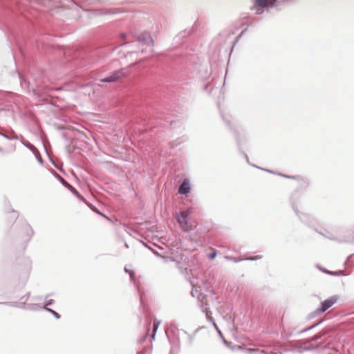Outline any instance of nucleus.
<instances>
[{
	"label": "nucleus",
	"mask_w": 354,
	"mask_h": 354,
	"mask_svg": "<svg viewBox=\"0 0 354 354\" xmlns=\"http://www.w3.org/2000/svg\"><path fill=\"white\" fill-rule=\"evenodd\" d=\"M138 40L140 45L142 46H145V48H142L139 50H125L123 51L124 57L127 59L131 58L133 55H138L140 52L143 53L147 50V48H149L151 50L153 46V39H152L151 35L147 32L140 34L138 36Z\"/></svg>",
	"instance_id": "nucleus-1"
},
{
	"label": "nucleus",
	"mask_w": 354,
	"mask_h": 354,
	"mask_svg": "<svg viewBox=\"0 0 354 354\" xmlns=\"http://www.w3.org/2000/svg\"><path fill=\"white\" fill-rule=\"evenodd\" d=\"M275 3L276 2H272L271 0H254L251 10L254 11L256 15H259L264 12L265 8H272Z\"/></svg>",
	"instance_id": "nucleus-2"
},
{
	"label": "nucleus",
	"mask_w": 354,
	"mask_h": 354,
	"mask_svg": "<svg viewBox=\"0 0 354 354\" xmlns=\"http://www.w3.org/2000/svg\"><path fill=\"white\" fill-rule=\"evenodd\" d=\"M337 298L336 297H333L328 299H326L322 302L321 307L317 309V312L319 314L325 312L329 308H330L333 305H334L337 302Z\"/></svg>",
	"instance_id": "nucleus-3"
},
{
	"label": "nucleus",
	"mask_w": 354,
	"mask_h": 354,
	"mask_svg": "<svg viewBox=\"0 0 354 354\" xmlns=\"http://www.w3.org/2000/svg\"><path fill=\"white\" fill-rule=\"evenodd\" d=\"M124 73L122 70L117 71L109 77L100 80L101 82H114L124 77Z\"/></svg>",
	"instance_id": "nucleus-4"
},
{
	"label": "nucleus",
	"mask_w": 354,
	"mask_h": 354,
	"mask_svg": "<svg viewBox=\"0 0 354 354\" xmlns=\"http://www.w3.org/2000/svg\"><path fill=\"white\" fill-rule=\"evenodd\" d=\"M191 190V185L190 182L188 179H185L183 183L178 187V194H187Z\"/></svg>",
	"instance_id": "nucleus-5"
},
{
	"label": "nucleus",
	"mask_w": 354,
	"mask_h": 354,
	"mask_svg": "<svg viewBox=\"0 0 354 354\" xmlns=\"http://www.w3.org/2000/svg\"><path fill=\"white\" fill-rule=\"evenodd\" d=\"M202 310H203V312H204V313H205V316H206L207 319L209 322H212V324L214 325V326L215 327V328H216V330L218 331V335H219L222 338H223V335H222V333H221V330L218 329V328L217 325L216 324V323L214 322V319H213V318H212V312H211L210 310H207V308H203Z\"/></svg>",
	"instance_id": "nucleus-6"
},
{
	"label": "nucleus",
	"mask_w": 354,
	"mask_h": 354,
	"mask_svg": "<svg viewBox=\"0 0 354 354\" xmlns=\"http://www.w3.org/2000/svg\"><path fill=\"white\" fill-rule=\"evenodd\" d=\"M187 216V213L186 212H181L180 215L177 217V220L181 225L185 227L184 225H187L186 217Z\"/></svg>",
	"instance_id": "nucleus-7"
},
{
	"label": "nucleus",
	"mask_w": 354,
	"mask_h": 354,
	"mask_svg": "<svg viewBox=\"0 0 354 354\" xmlns=\"http://www.w3.org/2000/svg\"><path fill=\"white\" fill-rule=\"evenodd\" d=\"M161 325V322L158 319H154L153 321V334L151 337V340H154L156 337V335L157 333V330L160 326Z\"/></svg>",
	"instance_id": "nucleus-8"
},
{
	"label": "nucleus",
	"mask_w": 354,
	"mask_h": 354,
	"mask_svg": "<svg viewBox=\"0 0 354 354\" xmlns=\"http://www.w3.org/2000/svg\"><path fill=\"white\" fill-rule=\"evenodd\" d=\"M322 272H324V273H326V274H328L330 275H333V276H341V275H343L342 271H337V272H333V271H330V270H328L326 269H324V268H321L320 269Z\"/></svg>",
	"instance_id": "nucleus-9"
},
{
	"label": "nucleus",
	"mask_w": 354,
	"mask_h": 354,
	"mask_svg": "<svg viewBox=\"0 0 354 354\" xmlns=\"http://www.w3.org/2000/svg\"><path fill=\"white\" fill-rule=\"evenodd\" d=\"M75 196L81 200H83V197L79 194V192L71 185L67 187Z\"/></svg>",
	"instance_id": "nucleus-10"
},
{
	"label": "nucleus",
	"mask_w": 354,
	"mask_h": 354,
	"mask_svg": "<svg viewBox=\"0 0 354 354\" xmlns=\"http://www.w3.org/2000/svg\"><path fill=\"white\" fill-rule=\"evenodd\" d=\"M44 309H45L46 310H47V311H48L49 313H50L53 315V316L54 317H55L56 319H59L60 315H59L57 312H55V310H53V309L49 308H48V307H46V306H44Z\"/></svg>",
	"instance_id": "nucleus-11"
},
{
	"label": "nucleus",
	"mask_w": 354,
	"mask_h": 354,
	"mask_svg": "<svg viewBox=\"0 0 354 354\" xmlns=\"http://www.w3.org/2000/svg\"><path fill=\"white\" fill-rule=\"evenodd\" d=\"M190 241L194 243L193 245V250H196L199 245L198 243V239L196 237H193L192 234H189Z\"/></svg>",
	"instance_id": "nucleus-12"
},
{
	"label": "nucleus",
	"mask_w": 354,
	"mask_h": 354,
	"mask_svg": "<svg viewBox=\"0 0 354 354\" xmlns=\"http://www.w3.org/2000/svg\"><path fill=\"white\" fill-rule=\"evenodd\" d=\"M192 286H194L192 284ZM191 295L193 297H197L198 299H199V294H198V290H197L196 287L192 288V290L191 291Z\"/></svg>",
	"instance_id": "nucleus-13"
},
{
	"label": "nucleus",
	"mask_w": 354,
	"mask_h": 354,
	"mask_svg": "<svg viewBox=\"0 0 354 354\" xmlns=\"http://www.w3.org/2000/svg\"><path fill=\"white\" fill-rule=\"evenodd\" d=\"M58 178H59V182L66 187H68L70 184L68 183L63 178H62L61 176H58Z\"/></svg>",
	"instance_id": "nucleus-14"
},
{
	"label": "nucleus",
	"mask_w": 354,
	"mask_h": 354,
	"mask_svg": "<svg viewBox=\"0 0 354 354\" xmlns=\"http://www.w3.org/2000/svg\"><path fill=\"white\" fill-rule=\"evenodd\" d=\"M227 259L229 260H231L232 261H234V263H238L239 261H241L243 260H245V259H239V258H236V257H226Z\"/></svg>",
	"instance_id": "nucleus-15"
},
{
	"label": "nucleus",
	"mask_w": 354,
	"mask_h": 354,
	"mask_svg": "<svg viewBox=\"0 0 354 354\" xmlns=\"http://www.w3.org/2000/svg\"><path fill=\"white\" fill-rule=\"evenodd\" d=\"M124 271L125 272L129 273L130 274L131 279L133 280L134 277V273L126 267L124 268Z\"/></svg>",
	"instance_id": "nucleus-16"
},
{
	"label": "nucleus",
	"mask_w": 354,
	"mask_h": 354,
	"mask_svg": "<svg viewBox=\"0 0 354 354\" xmlns=\"http://www.w3.org/2000/svg\"><path fill=\"white\" fill-rule=\"evenodd\" d=\"M261 257L259 256H254V257H248L246 259H245V260L246 261H255V260H257V259H259Z\"/></svg>",
	"instance_id": "nucleus-17"
},
{
	"label": "nucleus",
	"mask_w": 354,
	"mask_h": 354,
	"mask_svg": "<svg viewBox=\"0 0 354 354\" xmlns=\"http://www.w3.org/2000/svg\"><path fill=\"white\" fill-rule=\"evenodd\" d=\"M216 256V252L214 251L212 254H209V259L212 260L214 259Z\"/></svg>",
	"instance_id": "nucleus-18"
},
{
	"label": "nucleus",
	"mask_w": 354,
	"mask_h": 354,
	"mask_svg": "<svg viewBox=\"0 0 354 354\" xmlns=\"http://www.w3.org/2000/svg\"><path fill=\"white\" fill-rule=\"evenodd\" d=\"M319 323H317V324H315V325H313V326H310V327H309V328H306V329L303 330L301 332L307 331V330H310V329H311V328H315V326H317V325H319Z\"/></svg>",
	"instance_id": "nucleus-19"
},
{
	"label": "nucleus",
	"mask_w": 354,
	"mask_h": 354,
	"mask_svg": "<svg viewBox=\"0 0 354 354\" xmlns=\"http://www.w3.org/2000/svg\"><path fill=\"white\" fill-rule=\"evenodd\" d=\"M53 302V299H48V300H46V306H49V305H51Z\"/></svg>",
	"instance_id": "nucleus-20"
},
{
	"label": "nucleus",
	"mask_w": 354,
	"mask_h": 354,
	"mask_svg": "<svg viewBox=\"0 0 354 354\" xmlns=\"http://www.w3.org/2000/svg\"><path fill=\"white\" fill-rule=\"evenodd\" d=\"M321 336H322L321 335H315L313 337H312L311 341H316V340L319 339L321 337Z\"/></svg>",
	"instance_id": "nucleus-21"
},
{
	"label": "nucleus",
	"mask_w": 354,
	"mask_h": 354,
	"mask_svg": "<svg viewBox=\"0 0 354 354\" xmlns=\"http://www.w3.org/2000/svg\"><path fill=\"white\" fill-rule=\"evenodd\" d=\"M294 209H295V212L297 214V215L299 217V218L301 220H303V218H302L301 215L299 214L298 210L297 209H295V207H294Z\"/></svg>",
	"instance_id": "nucleus-22"
},
{
	"label": "nucleus",
	"mask_w": 354,
	"mask_h": 354,
	"mask_svg": "<svg viewBox=\"0 0 354 354\" xmlns=\"http://www.w3.org/2000/svg\"><path fill=\"white\" fill-rule=\"evenodd\" d=\"M210 72H209L208 71H206V75L203 77L204 79H206L208 77H209L210 75Z\"/></svg>",
	"instance_id": "nucleus-23"
},
{
	"label": "nucleus",
	"mask_w": 354,
	"mask_h": 354,
	"mask_svg": "<svg viewBox=\"0 0 354 354\" xmlns=\"http://www.w3.org/2000/svg\"><path fill=\"white\" fill-rule=\"evenodd\" d=\"M3 304H5V305H7V306H14L10 302H3Z\"/></svg>",
	"instance_id": "nucleus-24"
},
{
	"label": "nucleus",
	"mask_w": 354,
	"mask_h": 354,
	"mask_svg": "<svg viewBox=\"0 0 354 354\" xmlns=\"http://www.w3.org/2000/svg\"><path fill=\"white\" fill-rule=\"evenodd\" d=\"M93 211H95V212L98 213L99 214H101L102 215V214L95 207V209H93Z\"/></svg>",
	"instance_id": "nucleus-25"
},
{
	"label": "nucleus",
	"mask_w": 354,
	"mask_h": 354,
	"mask_svg": "<svg viewBox=\"0 0 354 354\" xmlns=\"http://www.w3.org/2000/svg\"><path fill=\"white\" fill-rule=\"evenodd\" d=\"M0 135H1L2 136H3V137L6 138L7 139H9V140L10 139L8 136H6V135H5V134H3V133H1V132H0Z\"/></svg>",
	"instance_id": "nucleus-26"
},
{
	"label": "nucleus",
	"mask_w": 354,
	"mask_h": 354,
	"mask_svg": "<svg viewBox=\"0 0 354 354\" xmlns=\"http://www.w3.org/2000/svg\"><path fill=\"white\" fill-rule=\"evenodd\" d=\"M244 156L246 158L247 161L248 162L249 159L248 155L246 153H244Z\"/></svg>",
	"instance_id": "nucleus-27"
},
{
	"label": "nucleus",
	"mask_w": 354,
	"mask_h": 354,
	"mask_svg": "<svg viewBox=\"0 0 354 354\" xmlns=\"http://www.w3.org/2000/svg\"><path fill=\"white\" fill-rule=\"evenodd\" d=\"M283 176L286 177V178H293L294 177H290L289 176H286V175H283Z\"/></svg>",
	"instance_id": "nucleus-28"
},
{
	"label": "nucleus",
	"mask_w": 354,
	"mask_h": 354,
	"mask_svg": "<svg viewBox=\"0 0 354 354\" xmlns=\"http://www.w3.org/2000/svg\"><path fill=\"white\" fill-rule=\"evenodd\" d=\"M125 246H126L127 248H129V245H128L127 243H125Z\"/></svg>",
	"instance_id": "nucleus-29"
},
{
	"label": "nucleus",
	"mask_w": 354,
	"mask_h": 354,
	"mask_svg": "<svg viewBox=\"0 0 354 354\" xmlns=\"http://www.w3.org/2000/svg\"><path fill=\"white\" fill-rule=\"evenodd\" d=\"M272 2H277V0H271Z\"/></svg>",
	"instance_id": "nucleus-30"
},
{
	"label": "nucleus",
	"mask_w": 354,
	"mask_h": 354,
	"mask_svg": "<svg viewBox=\"0 0 354 354\" xmlns=\"http://www.w3.org/2000/svg\"><path fill=\"white\" fill-rule=\"evenodd\" d=\"M1 151H2V150H1V149L0 148V152H1Z\"/></svg>",
	"instance_id": "nucleus-31"
},
{
	"label": "nucleus",
	"mask_w": 354,
	"mask_h": 354,
	"mask_svg": "<svg viewBox=\"0 0 354 354\" xmlns=\"http://www.w3.org/2000/svg\"><path fill=\"white\" fill-rule=\"evenodd\" d=\"M170 354H171V353H170Z\"/></svg>",
	"instance_id": "nucleus-32"
}]
</instances>
